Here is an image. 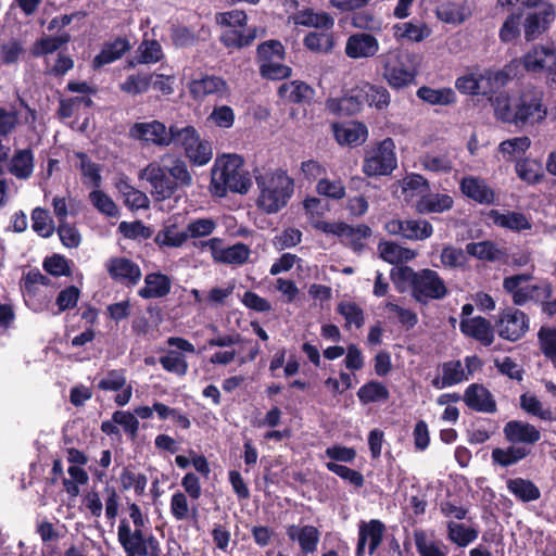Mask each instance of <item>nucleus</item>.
Here are the masks:
<instances>
[{"instance_id":"nucleus-1","label":"nucleus","mask_w":556,"mask_h":556,"mask_svg":"<svg viewBox=\"0 0 556 556\" xmlns=\"http://www.w3.org/2000/svg\"><path fill=\"white\" fill-rule=\"evenodd\" d=\"M495 115L497 119L520 128L540 124L547 117L544 91L538 87L527 86L511 100L498 101Z\"/></svg>"},{"instance_id":"nucleus-2","label":"nucleus","mask_w":556,"mask_h":556,"mask_svg":"<svg viewBox=\"0 0 556 556\" xmlns=\"http://www.w3.org/2000/svg\"><path fill=\"white\" fill-rule=\"evenodd\" d=\"M250 187L251 179L241 156L229 154L215 161L210 182L213 195L224 198L228 192L244 194Z\"/></svg>"},{"instance_id":"nucleus-3","label":"nucleus","mask_w":556,"mask_h":556,"mask_svg":"<svg viewBox=\"0 0 556 556\" xmlns=\"http://www.w3.org/2000/svg\"><path fill=\"white\" fill-rule=\"evenodd\" d=\"M255 180L260 189L256 204L266 214L278 213L293 195L294 180L281 168L256 176Z\"/></svg>"},{"instance_id":"nucleus-4","label":"nucleus","mask_w":556,"mask_h":556,"mask_svg":"<svg viewBox=\"0 0 556 556\" xmlns=\"http://www.w3.org/2000/svg\"><path fill=\"white\" fill-rule=\"evenodd\" d=\"M379 62L382 77L391 88L401 90L415 83L417 71L408 53L399 49L391 50L381 54Z\"/></svg>"},{"instance_id":"nucleus-5","label":"nucleus","mask_w":556,"mask_h":556,"mask_svg":"<svg viewBox=\"0 0 556 556\" xmlns=\"http://www.w3.org/2000/svg\"><path fill=\"white\" fill-rule=\"evenodd\" d=\"M285 59V46L277 39L266 40L257 46L258 72L264 79L281 80L289 78L292 75V68L282 64Z\"/></svg>"},{"instance_id":"nucleus-6","label":"nucleus","mask_w":556,"mask_h":556,"mask_svg":"<svg viewBox=\"0 0 556 556\" xmlns=\"http://www.w3.org/2000/svg\"><path fill=\"white\" fill-rule=\"evenodd\" d=\"M173 143L184 151V155L191 166H205L213 159L212 143L202 139L192 125L178 127Z\"/></svg>"},{"instance_id":"nucleus-7","label":"nucleus","mask_w":556,"mask_h":556,"mask_svg":"<svg viewBox=\"0 0 556 556\" xmlns=\"http://www.w3.org/2000/svg\"><path fill=\"white\" fill-rule=\"evenodd\" d=\"M396 166L395 143L388 137L365 151L362 170L367 177L389 176Z\"/></svg>"},{"instance_id":"nucleus-8","label":"nucleus","mask_w":556,"mask_h":556,"mask_svg":"<svg viewBox=\"0 0 556 556\" xmlns=\"http://www.w3.org/2000/svg\"><path fill=\"white\" fill-rule=\"evenodd\" d=\"M313 227L324 233L343 238L342 243L356 253H361L364 250L365 244L363 240L369 238L372 233L371 228L365 224L352 226L344 222L328 223L317 220L313 223Z\"/></svg>"},{"instance_id":"nucleus-9","label":"nucleus","mask_w":556,"mask_h":556,"mask_svg":"<svg viewBox=\"0 0 556 556\" xmlns=\"http://www.w3.org/2000/svg\"><path fill=\"white\" fill-rule=\"evenodd\" d=\"M500 338L516 342L529 331V316L519 308L509 306L498 312L494 321Z\"/></svg>"},{"instance_id":"nucleus-10","label":"nucleus","mask_w":556,"mask_h":556,"mask_svg":"<svg viewBox=\"0 0 556 556\" xmlns=\"http://www.w3.org/2000/svg\"><path fill=\"white\" fill-rule=\"evenodd\" d=\"M447 288L444 280L433 269H422L418 271L417 277L413 281V298L422 304L428 300H441L446 296Z\"/></svg>"},{"instance_id":"nucleus-11","label":"nucleus","mask_w":556,"mask_h":556,"mask_svg":"<svg viewBox=\"0 0 556 556\" xmlns=\"http://www.w3.org/2000/svg\"><path fill=\"white\" fill-rule=\"evenodd\" d=\"M151 186V193L157 201L170 199L179 190L162 163L151 162L140 172Z\"/></svg>"},{"instance_id":"nucleus-12","label":"nucleus","mask_w":556,"mask_h":556,"mask_svg":"<svg viewBox=\"0 0 556 556\" xmlns=\"http://www.w3.org/2000/svg\"><path fill=\"white\" fill-rule=\"evenodd\" d=\"M177 125L166 126L159 121L135 123L129 130L132 138L157 147H168L175 140Z\"/></svg>"},{"instance_id":"nucleus-13","label":"nucleus","mask_w":556,"mask_h":556,"mask_svg":"<svg viewBox=\"0 0 556 556\" xmlns=\"http://www.w3.org/2000/svg\"><path fill=\"white\" fill-rule=\"evenodd\" d=\"M386 525L379 519L362 520L358 523V535L355 556H365L366 546L369 556H374L383 541Z\"/></svg>"},{"instance_id":"nucleus-14","label":"nucleus","mask_w":556,"mask_h":556,"mask_svg":"<svg viewBox=\"0 0 556 556\" xmlns=\"http://www.w3.org/2000/svg\"><path fill=\"white\" fill-rule=\"evenodd\" d=\"M188 90L191 98L195 101H202L206 97L216 96L218 99L230 97V88L227 81L219 76L202 75L200 78L191 79L188 83Z\"/></svg>"},{"instance_id":"nucleus-15","label":"nucleus","mask_w":556,"mask_h":556,"mask_svg":"<svg viewBox=\"0 0 556 556\" xmlns=\"http://www.w3.org/2000/svg\"><path fill=\"white\" fill-rule=\"evenodd\" d=\"M106 270L112 280L126 288L137 286L142 276L140 266L130 258L123 256L110 258L106 263Z\"/></svg>"},{"instance_id":"nucleus-16","label":"nucleus","mask_w":556,"mask_h":556,"mask_svg":"<svg viewBox=\"0 0 556 556\" xmlns=\"http://www.w3.org/2000/svg\"><path fill=\"white\" fill-rule=\"evenodd\" d=\"M210 251L215 262L229 265H243L251 254L250 248L242 242L223 248V240L219 238L208 239Z\"/></svg>"},{"instance_id":"nucleus-17","label":"nucleus","mask_w":556,"mask_h":556,"mask_svg":"<svg viewBox=\"0 0 556 556\" xmlns=\"http://www.w3.org/2000/svg\"><path fill=\"white\" fill-rule=\"evenodd\" d=\"M459 330L465 337L476 340L485 348L492 345L495 340V326L483 316L462 318Z\"/></svg>"},{"instance_id":"nucleus-18","label":"nucleus","mask_w":556,"mask_h":556,"mask_svg":"<svg viewBox=\"0 0 556 556\" xmlns=\"http://www.w3.org/2000/svg\"><path fill=\"white\" fill-rule=\"evenodd\" d=\"M532 279L531 274L521 273L507 276L503 279V289L506 293L511 295L514 305L522 306L529 300L534 298V293L540 291L541 287L538 285L522 286Z\"/></svg>"},{"instance_id":"nucleus-19","label":"nucleus","mask_w":556,"mask_h":556,"mask_svg":"<svg viewBox=\"0 0 556 556\" xmlns=\"http://www.w3.org/2000/svg\"><path fill=\"white\" fill-rule=\"evenodd\" d=\"M521 64L527 72H556V50L552 47L535 46L521 58Z\"/></svg>"},{"instance_id":"nucleus-20","label":"nucleus","mask_w":556,"mask_h":556,"mask_svg":"<svg viewBox=\"0 0 556 556\" xmlns=\"http://www.w3.org/2000/svg\"><path fill=\"white\" fill-rule=\"evenodd\" d=\"M505 440L516 446L534 445L541 440L540 430L523 420H510L503 428Z\"/></svg>"},{"instance_id":"nucleus-21","label":"nucleus","mask_w":556,"mask_h":556,"mask_svg":"<svg viewBox=\"0 0 556 556\" xmlns=\"http://www.w3.org/2000/svg\"><path fill=\"white\" fill-rule=\"evenodd\" d=\"M459 190L466 198L479 204L492 205L496 202L495 191L478 176H464L459 181Z\"/></svg>"},{"instance_id":"nucleus-22","label":"nucleus","mask_w":556,"mask_h":556,"mask_svg":"<svg viewBox=\"0 0 556 556\" xmlns=\"http://www.w3.org/2000/svg\"><path fill=\"white\" fill-rule=\"evenodd\" d=\"M143 528L131 530L128 521L122 519L117 528V539L126 556H146V539Z\"/></svg>"},{"instance_id":"nucleus-23","label":"nucleus","mask_w":556,"mask_h":556,"mask_svg":"<svg viewBox=\"0 0 556 556\" xmlns=\"http://www.w3.org/2000/svg\"><path fill=\"white\" fill-rule=\"evenodd\" d=\"M463 400L475 412L493 414L497 409L492 393L480 383L469 384L465 390Z\"/></svg>"},{"instance_id":"nucleus-24","label":"nucleus","mask_w":556,"mask_h":556,"mask_svg":"<svg viewBox=\"0 0 556 556\" xmlns=\"http://www.w3.org/2000/svg\"><path fill=\"white\" fill-rule=\"evenodd\" d=\"M362 87H356L339 99H329L327 110L338 116H353L362 111L364 105Z\"/></svg>"},{"instance_id":"nucleus-25","label":"nucleus","mask_w":556,"mask_h":556,"mask_svg":"<svg viewBox=\"0 0 556 556\" xmlns=\"http://www.w3.org/2000/svg\"><path fill=\"white\" fill-rule=\"evenodd\" d=\"M555 20L553 5L529 13L523 22L525 38L527 41L536 39Z\"/></svg>"},{"instance_id":"nucleus-26","label":"nucleus","mask_w":556,"mask_h":556,"mask_svg":"<svg viewBox=\"0 0 556 556\" xmlns=\"http://www.w3.org/2000/svg\"><path fill=\"white\" fill-rule=\"evenodd\" d=\"M379 51L377 38L367 33L355 34L349 37L345 54L352 59L370 58Z\"/></svg>"},{"instance_id":"nucleus-27","label":"nucleus","mask_w":556,"mask_h":556,"mask_svg":"<svg viewBox=\"0 0 556 556\" xmlns=\"http://www.w3.org/2000/svg\"><path fill=\"white\" fill-rule=\"evenodd\" d=\"M172 280L161 273H149L144 277V286L138 290V295L144 300L165 298L170 293Z\"/></svg>"},{"instance_id":"nucleus-28","label":"nucleus","mask_w":556,"mask_h":556,"mask_svg":"<svg viewBox=\"0 0 556 556\" xmlns=\"http://www.w3.org/2000/svg\"><path fill=\"white\" fill-rule=\"evenodd\" d=\"M161 163L179 189L189 188L193 185V176L187 162L180 155L166 153L161 157Z\"/></svg>"},{"instance_id":"nucleus-29","label":"nucleus","mask_w":556,"mask_h":556,"mask_svg":"<svg viewBox=\"0 0 556 556\" xmlns=\"http://www.w3.org/2000/svg\"><path fill=\"white\" fill-rule=\"evenodd\" d=\"M488 218L495 226L515 232H521L532 228V223L530 219L523 213L516 211H507L506 213H501L498 210H490L488 213Z\"/></svg>"},{"instance_id":"nucleus-30","label":"nucleus","mask_w":556,"mask_h":556,"mask_svg":"<svg viewBox=\"0 0 556 556\" xmlns=\"http://www.w3.org/2000/svg\"><path fill=\"white\" fill-rule=\"evenodd\" d=\"M130 42L125 37H116L103 45L101 51L92 60V68L99 70L106 64L119 60L129 49Z\"/></svg>"},{"instance_id":"nucleus-31","label":"nucleus","mask_w":556,"mask_h":556,"mask_svg":"<svg viewBox=\"0 0 556 556\" xmlns=\"http://www.w3.org/2000/svg\"><path fill=\"white\" fill-rule=\"evenodd\" d=\"M287 535L291 541H298L303 553L313 554L317 549L320 532L315 526L291 525L287 528Z\"/></svg>"},{"instance_id":"nucleus-32","label":"nucleus","mask_w":556,"mask_h":556,"mask_svg":"<svg viewBox=\"0 0 556 556\" xmlns=\"http://www.w3.org/2000/svg\"><path fill=\"white\" fill-rule=\"evenodd\" d=\"M278 96L290 103L304 104L313 100L315 90L305 81L292 80L278 88Z\"/></svg>"},{"instance_id":"nucleus-33","label":"nucleus","mask_w":556,"mask_h":556,"mask_svg":"<svg viewBox=\"0 0 556 556\" xmlns=\"http://www.w3.org/2000/svg\"><path fill=\"white\" fill-rule=\"evenodd\" d=\"M466 253L480 261L490 263L507 257V250L505 248H498V245L491 240L467 243Z\"/></svg>"},{"instance_id":"nucleus-34","label":"nucleus","mask_w":556,"mask_h":556,"mask_svg":"<svg viewBox=\"0 0 556 556\" xmlns=\"http://www.w3.org/2000/svg\"><path fill=\"white\" fill-rule=\"evenodd\" d=\"M256 35V27L227 28L223 30L219 41L228 49H241L251 46Z\"/></svg>"},{"instance_id":"nucleus-35","label":"nucleus","mask_w":556,"mask_h":556,"mask_svg":"<svg viewBox=\"0 0 556 556\" xmlns=\"http://www.w3.org/2000/svg\"><path fill=\"white\" fill-rule=\"evenodd\" d=\"M530 454V448L526 446H516L515 444H510L506 448H493L491 453V458L493 465H498L501 467L507 468L525 459Z\"/></svg>"},{"instance_id":"nucleus-36","label":"nucleus","mask_w":556,"mask_h":556,"mask_svg":"<svg viewBox=\"0 0 556 556\" xmlns=\"http://www.w3.org/2000/svg\"><path fill=\"white\" fill-rule=\"evenodd\" d=\"M9 172L18 179H28L34 172V153L31 149L15 150L10 160Z\"/></svg>"},{"instance_id":"nucleus-37","label":"nucleus","mask_w":556,"mask_h":556,"mask_svg":"<svg viewBox=\"0 0 556 556\" xmlns=\"http://www.w3.org/2000/svg\"><path fill=\"white\" fill-rule=\"evenodd\" d=\"M291 18L295 25L326 30L331 29L334 24L333 18L328 13H316L309 8L295 12Z\"/></svg>"},{"instance_id":"nucleus-38","label":"nucleus","mask_w":556,"mask_h":556,"mask_svg":"<svg viewBox=\"0 0 556 556\" xmlns=\"http://www.w3.org/2000/svg\"><path fill=\"white\" fill-rule=\"evenodd\" d=\"M454 205V200L445 193H428L422 195L417 202V211L421 214L443 213L450 211Z\"/></svg>"},{"instance_id":"nucleus-39","label":"nucleus","mask_w":556,"mask_h":556,"mask_svg":"<svg viewBox=\"0 0 556 556\" xmlns=\"http://www.w3.org/2000/svg\"><path fill=\"white\" fill-rule=\"evenodd\" d=\"M334 138L340 144L358 146L362 144L368 136V130L363 123H354L352 126H333Z\"/></svg>"},{"instance_id":"nucleus-40","label":"nucleus","mask_w":556,"mask_h":556,"mask_svg":"<svg viewBox=\"0 0 556 556\" xmlns=\"http://www.w3.org/2000/svg\"><path fill=\"white\" fill-rule=\"evenodd\" d=\"M356 395L363 405H368L388 401L390 391L383 382L372 379L364 383L357 390Z\"/></svg>"},{"instance_id":"nucleus-41","label":"nucleus","mask_w":556,"mask_h":556,"mask_svg":"<svg viewBox=\"0 0 556 556\" xmlns=\"http://www.w3.org/2000/svg\"><path fill=\"white\" fill-rule=\"evenodd\" d=\"M416 551L419 556H447V547L440 540H430L422 529L413 532Z\"/></svg>"},{"instance_id":"nucleus-42","label":"nucleus","mask_w":556,"mask_h":556,"mask_svg":"<svg viewBox=\"0 0 556 556\" xmlns=\"http://www.w3.org/2000/svg\"><path fill=\"white\" fill-rule=\"evenodd\" d=\"M441 368L442 377L432 380V386L435 389L452 387L466 379L460 361L444 362Z\"/></svg>"},{"instance_id":"nucleus-43","label":"nucleus","mask_w":556,"mask_h":556,"mask_svg":"<svg viewBox=\"0 0 556 556\" xmlns=\"http://www.w3.org/2000/svg\"><path fill=\"white\" fill-rule=\"evenodd\" d=\"M507 489L517 500L525 503L538 501L541 497L540 489L529 479H509Z\"/></svg>"},{"instance_id":"nucleus-44","label":"nucleus","mask_w":556,"mask_h":556,"mask_svg":"<svg viewBox=\"0 0 556 556\" xmlns=\"http://www.w3.org/2000/svg\"><path fill=\"white\" fill-rule=\"evenodd\" d=\"M416 94L420 100L431 105H450L456 102V94L451 88L433 89L421 86Z\"/></svg>"},{"instance_id":"nucleus-45","label":"nucleus","mask_w":556,"mask_h":556,"mask_svg":"<svg viewBox=\"0 0 556 556\" xmlns=\"http://www.w3.org/2000/svg\"><path fill=\"white\" fill-rule=\"evenodd\" d=\"M447 539L459 547H466L477 540L479 531L465 523L450 521L446 526Z\"/></svg>"},{"instance_id":"nucleus-46","label":"nucleus","mask_w":556,"mask_h":556,"mask_svg":"<svg viewBox=\"0 0 556 556\" xmlns=\"http://www.w3.org/2000/svg\"><path fill=\"white\" fill-rule=\"evenodd\" d=\"M380 257L389 264H399L404 261H410L415 257L414 251L403 248L392 241H382L378 244Z\"/></svg>"},{"instance_id":"nucleus-47","label":"nucleus","mask_w":556,"mask_h":556,"mask_svg":"<svg viewBox=\"0 0 556 556\" xmlns=\"http://www.w3.org/2000/svg\"><path fill=\"white\" fill-rule=\"evenodd\" d=\"M364 102L369 106H375L378 111H382L390 105L391 94L383 86L365 83L362 86Z\"/></svg>"},{"instance_id":"nucleus-48","label":"nucleus","mask_w":556,"mask_h":556,"mask_svg":"<svg viewBox=\"0 0 556 556\" xmlns=\"http://www.w3.org/2000/svg\"><path fill=\"white\" fill-rule=\"evenodd\" d=\"M337 313L344 317V328L348 330L352 325L359 329L365 324L364 311L355 302L341 301L337 306Z\"/></svg>"},{"instance_id":"nucleus-49","label":"nucleus","mask_w":556,"mask_h":556,"mask_svg":"<svg viewBox=\"0 0 556 556\" xmlns=\"http://www.w3.org/2000/svg\"><path fill=\"white\" fill-rule=\"evenodd\" d=\"M433 227L428 220L406 219L402 237L408 240H425L432 236Z\"/></svg>"},{"instance_id":"nucleus-50","label":"nucleus","mask_w":556,"mask_h":556,"mask_svg":"<svg viewBox=\"0 0 556 556\" xmlns=\"http://www.w3.org/2000/svg\"><path fill=\"white\" fill-rule=\"evenodd\" d=\"M520 407L527 414L535 416L545 421H553L554 416L549 408L544 409L541 401L536 395L530 393H522L520 395Z\"/></svg>"},{"instance_id":"nucleus-51","label":"nucleus","mask_w":556,"mask_h":556,"mask_svg":"<svg viewBox=\"0 0 556 556\" xmlns=\"http://www.w3.org/2000/svg\"><path fill=\"white\" fill-rule=\"evenodd\" d=\"M159 362L167 372L176 374L179 377L187 375L188 362L185 355L178 351L169 350L159 358Z\"/></svg>"},{"instance_id":"nucleus-52","label":"nucleus","mask_w":556,"mask_h":556,"mask_svg":"<svg viewBox=\"0 0 556 556\" xmlns=\"http://www.w3.org/2000/svg\"><path fill=\"white\" fill-rule=\"evenodd\" d=\"M190 513L192 515V518L195 519L198 516L197 506H193L190 509L186 493L181 491L175 492L170 498V514L173 515V517L177 521H182L190 517Z\"/></svg>"},{"instance_id":"nucleus-53","label":"nucleus","mask_w":556,"mask_h":556,"mask_svg":"<svg viewBox=\"0 0 556 556\" xmlns=\"http://www.w3.org/2000/svg\"><path fill=\"white\" fill-rule=\"evenodd\" d=\"M518 177L527 184H538L543 178L541 164L533 160H520L516 163Z\"/></svg>"},{"instance_id":"nucleus-54","label":"nucleus","mask_w":556,"mask_h":556,"mask_svg":"<svg viewBox=\"0 0 556 556\" xmlns=\"http://www.w3.org/2000/svg\"><path fill=\"white\" fill-rule=\"evenodd\" d=\"M303 45L313 52L327 53L333 48V38L330 34L311 31L304 37Z\"/></svg>"},{"instance_id":"nucleus-55","label":"nucleus","mask_w":556,"mask_h":556,"mask_svg":"<svg viewBox=\"0 0 556 556\" xmlns=\"http://www.w3.org/2000/svg\"><path fill=\"white\" fill-rule=\"evenodd\" d=\"M153 74L138 73L129 75L122 84L121 89L131 94H141L151 87Z\"/></svg>"},{"instance_id":"nucleus-56","label":"nucleus","mask_w":556,"mask_h":556,"mask_svg":"<svg viewBox=\"0 0 556 556\" xmlns=\"http://www.w3.org/2000/svg\"><path fill=\"white\" fill-rule=\"evenodd\" d=\"M538 339L543 355L556 367V327H541Z\"/></svg>"},{"instance_id":"nucleus-57","label":"nucleus","mask_w":556,"mask_h":556,"mask_svg":"<svg viewBox=\"0 0 556 556\" xmlns=\"http://www.w3.org/2000/svg\"><path fill=\"white\" fill-rule=\"evenodd\" d=\"M50 279L42 275L38 268H31L23 275L21 279V290L24 295L34 296L37 291V285L49 286Z\"/></svg>"},{"instance_id":"nucleus-58","label":"nucleus","mask_w":556,"mask_h":556,"mask_svg":"<svg viewBox=\"0 0 556 556\" xmlns=\"http://www.w3.org/2000/svg\"><path fill=\"white\" fill-rule=\"evenodd\" d=\"M326 468L355 488H362L365 483L364 476L359 471L348 466L340 465L334 462H329L326 464Z\"/></svg>"},{"instance_id":"nucleus-59","label":"nucleus","mask_w":556,"mask_h":556,"mask_svg":"<svg viewBox=\"0 0 556 556\" xmlns=\"http://www.w3.org/2000/svg\"><path fill=\"white\" fill-rule=\"evenodd\" d=\"M138 63L150 64L162 60L163 51L157 40H143L138 48Z\"/></svg>"},{"instance_id":"nucleus-60","label":"nucleus","mask_w":556,"mask_h":556,"mask_svg":"<svg viewBox=\"0 0 556 556\" xmlns=\"http://www.w3.org/2000/svg\"><path fill=\"white\" fill-rule=\"evenodd\" d=\"M126 383L127 379L123 369H111L99 380L97 388L101 391H119Z\"/></svg>"},{"instance_id":"nucleus-61","label":"nucleus","mask_w":556,"mask_h":556,"mask_svg":"<svg viewBox=\"0 0 556 556\" xmlns=\"http://www.w3.org/2000/svg\"><path fill=\"white\" fill-rule=\"evenodd\" d=\"M113 420L121 426L127 437L131 440L137 438L139 430V420L128 410H115L113 413Z\"/></svg>"},{"instance_id":"nucleus-62","label":"nucleus","mask_w":556,"mask_h":556,"mask_svg":"<svg viewBox=\"0 0 556 556\" xmlns=\"http://www.w3.org/2000/svg\"><path fill=\"white\" fill-rule=\"evenodd\" d=\"M521 13L510 14L500 29V39L503 42H511L520 36Z\"/></svg>"},{"instance_id":"nucleus-63","label":"nucleus","mask_w":556,"mask_h":556,"mask_svg":"<svg viewBox=\"0 0 556 556\" xmlns=\"http://www.w3.org/2000/svg\"><path fill=\"white\" fill-rule=\"evenodd\" d=\"M316 191L318 194L332 200H341L345 197V187L341 180L321 178L316 185Z\"/></svg>"},{"instance_id":"nucleus-64","label":"nucleus","mask_w":556,"mask_h":556,"mask_svg":"<svg viewBox=\"0 0 556 556\" xmlns=\"http://www.w3.org/2000/svg\"><path fill=\"white\" fill-rule=\"evenodd\" d=\"M92 205L106 216L114 217L117 214V206L114 201L103 191L93 190L89 193Z\"/></svg>"}]
</instances>
